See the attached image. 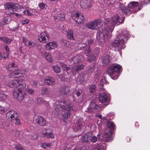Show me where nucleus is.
<instances>
[{
  "label": "nucleus",
  "instance_id": "31",
  "mask_svg": "<svg viewBox=\"0 0 150 150\" xmlns=\"http://www.w3.org/2000/svg\"><path fill=\"white\" fill-rule=\"evenodd\" d=\"M37 103L39 105L45 104L48 108H49L48 106H49V105L48 103L47 102L43 100V99L42 98H38L37 99Z\"/></svg>",
  "mask_w": 150,
  "mask_h": 150
},
{
  "label": "nucleus",
  "instance_id": "47",
  "mask_svg": "<svg viewBox=\"0 0 150 150\" xmlns=\"http://www.w3.org/2000/svg\"><path fill=\"white\" fill-rule=\"evenodd\" d=\"M11 133L14 136H17L19 135V131L17 130H12Z\"/></svg>",
  "mask_w": 150,
  "mask_h": 150
},
{
  "label": "nucleus",
  "instance_id": "24",
  "mask_svg": "<svg viewBox=\"0 0 150 150\" xmlns=\"http://www.w3.org/2000/svg\"><path fill=\"white\" fill-rule=\"evenodd\" d=\"M37 123L39 125L43 126L46 124V121L44 118L40 116H38L35 119Z\"/></svg>",
  "mask_w": 150,
  "mask_h": 150
},
{
  "label": "nucleus",
  "instance_id": "25",
  "mask_svg": "<svg viewBox=\"0 0 150 150\" xmlns=\"http://www.w3.org/2000/svg\"><path fill=\"white\" fill-rule=\"evenodd\" d=\"M45 82L46 85L51 86H53L55 84L54 79L50 77H47L45 79Z\"/></svg>",
  "mask_w": 150,
  "mask_h": 150
},
{
  "label": "nucleus",
  "instance_id": "15",
  "mask_svg": "<svg viewBox=\"0 0 150 150\" xmlns=\"http://www.w3.org/2000/svg\"><path fill=\"white\" fill-rule=\"evenodd\" d=\"M80 5L81 8L83 9L90 8L92 6L91 0H81Z\"/></svg>",
  "mask_w": 150,
  "mask_h": 150
},
{
  "label": "nucleus",
  "instance_id": "29",
  "mask_svg": "<svg viewBox=\"0 0 150 150\" xmlns=\"http://www.w3.org/2000/svg\"><path fill=\"white\" fill-rule=\"evenodd\" d=\"M41 94L42 95H46L50 96L51 95V92L50 89L47 88H44L42 89Z\"/></svg>",
  "mask_w": 150,
  "mask_h": 150
},
{
  "label": "nucleus",
  "instance_id": "5",
  "mask_svg": "<svg viewBox=\"0 0 150 150\" xmlns=\"http://www.w3.org/2000/svg\"><path fill=\"white\" fill-rule=\"evenodd\" d=\"M121 67L117 63L111 65L108 67L106 71V73L110 76L111 78L113 79H116L118 78L117 75L115 76L116 72H118L120 69Z\"/></svg>",
  "mask_w": 150,
  "mask_h": 150
},
{
  "label": "nucleus",
  "instance_id": "28",
  "mask_svg": "<svg viewBox=\"0 0 150 150\" xmlns=\"http://www.w3.org/2000/svg\"><path fill=\"white\" fill-rule=\"evenodd\" d=\"M84 66L82 64H79L72 68L71 69V71L73 72L76 73V72H77L78 71L83 69L84 68Z\"/></svg>",
  "mask_w": 150,
  "mask_h": 150
},
{
  "label": "nucleus",
  "instance_id": "56",
  "mask_svg": "<svg viewBox=\"0 0 150 150\" xmlns=\"http://www.w3.org/2000/svg\"><path fill=\"white\" fill-rule=\"evenodd\" d=\"M15 147L17 150H19L21 148L22 146L20 144H17L16 145Z\"/></svg>",
  "mask_w": 150,
  "mask_h": 150
},
{
  "label": "nucleus",
  "instance_id": "59",
  "mask_svg": "<svg viewBox=\"0 0 150 150\" xmlns=\"http://www.w3.org/2000/svg\"><path fill=\"white\" fill-rule=\"evenodd\" d=\"M94 66H92L91 67L88 69V71L89 72H92L94 70Z\"/></svg>",
  "mask_w": 150,
  "mask_h": 150
},
{
  "label": "nucleus",
  "instance_id": "43",
  "mask_svg": "<svg viewBox=\"0 0 150 150\" xmlns=\"http://www.w3.org/2000/svg\"><path fill=\"white\" fill-rule=\"evenodd\" d=\"M12 122H15V123L16 125H21L20 122V120L17 117L16 118H15V119H14V120H13V121H12Z\"/></svg>",
  "mask_w": 150,
  "mask_h": 150
},
{
  "label": "nucleus",
  "instance_id": "55",
  "mask_svg": "<svg viewBox=\"0 0 150 150\" xmlns=\"http://www.w3.org/2000/svg\"><path fill=\"white\" fill-rule=\"evenodd\" d=\"M29 22V21L28 19L24 20L22 21V23L23 25L26 24Z\"/></svg>",
  "mask_w": 150,
  "mask_h": 150
},
{
  "label": "nucleus",
  "instance_id": "35",
  "mask_svg": "<svg viewBox=\"0 0 150 150\" xmlns=\"http://www.w3.org/2000/svg\"><path fill=\"white\" fill-rule=\"evenodd\" d=\"M107 124L108 126L107 128H110L112 130L114 129L115 127L114 123L111 121H108L107 122Z\"/></svg>",
  "mask_w": 150,
  "mask_h": 150
},
{
  "label": "nucleus",
  "instance_id": "1",
  "mask_svg": "<svg viewBox=\"0 0 150 150\" xmlns=\"http://www.w3.org/2000/svg\"><path fill=\"white\" fill-rule=\"evenodd\" d=\"M124 18L120 16L119 14H117L110 21L109 19L105 20L104 22V27L102 28V31H98L97 34V38L98 42L102 43L104 41L105 38H110L112 35L111 34L114 28V25H117L123 23Z\"/></svg>",
  "mask_w": 150,
  "mask_h": 150
},
{
  "label": "nucleus",
  "instance_id": "60",
  "mask_svg": "<svg viewBox=\"0 0 150 150\" xmlns=\"http://www.w3.org/2000/svg\"><path fill=\"white\" fill-rule=\"evenodd\" d=\"M68 42L65 40H63L62 41V43L65 45H67Z\"/></svg>",
  "mask_w": 150,
  "mask_h": 150
},
{
  "label": "nucleus",
  "instance_id": "13",
  "mask_svg": "<svg viewBox=\"0 0 150 150\" xmlns=\"http://www.w3.org/2000/svg\"><path fill=\"white\" fill-rule=\"evenodd\" d=\"M84 60L83 56L80 54L77 55L74 57L71 58L69 59V61L71 64H76L83 61Z\"/></svg>",
  "mask_w": 150,
  "mask_h": 150
},
{
  "label": "nucleus",
  "instance_id": "48",
  "mask_svg": "<svg viewBox=\"0 0 150 150\" xmlns=\"http://www.w3.org/2000/svg\"><path fill=\"white\" fill-rule=\"evenodd\" d=\"M4 40H3V42H5L9 44L12 41L11 39L10 38H7L5 37L4 38Z\"/></svg>",
  "mask_w": 150,
  "mask_h": 150
},
{
  "label": "nucleus",
  "instance_id": "9",
  "mask_svg": "<svg viewBox=\"0 0 150 150\" xmlns=\"http://www.w3.org/2000/svg\"><path fill=\"white\" fill-rule=\"evenodd\" d=\"M101 22L102 21L100 19L95 20L88 23L86 24V26L87 28L91 29L97 30L99 28Z\"/></svg>",
  "mask_w": 150,
  "mask_h": 150
},
{
  "label": "nucleus",
  "instance_id": "17",
  "mask_svg": "<svg viewBox=\"0 0 150 150\" xmlns=\"http://www.w3.org/2000/svg\"><path fill=\"white\" fill-rule=\"evenodd\" d=\"M18 115L16 112L14 110H10L6 114V118L9 121H13Z\"/></svg>",
  "mask_w": 150,
  "mask_h": 150
},
{
  "label": "nucleus",
  "instance_id": "4",
  "mask_svg": "<svg viewBox=\"0 0 150 150\" xmlns=\"http://www.w3.org/2000/svg\"><path fill=\"white\" fill-rule=\"evenodd\" d=\"M141 5L137 2L132 1L130 3L128 8L123 7L121 11L125 14H129L131 13L136 12L141 10Z\"/></svg>",
  "mask_w": 150,
  "mask_h": 150
},
{
  "label": "nucleus",
  "instance_id": "3",
  "mask_svg": "<svg viewBox=\"0 0 150 150\" xmlns=\"http://www.w3.org/2000/svg\"><path fill=\"white\" fill-rule=\"evenodd\" d=\"M71 109V106L69 105L66 104V102L63 101L56 104L55 108V113L57 115L61 114L62 112V111L64 112V113L63 114V116L64 118L67 119L69 117L70 112Z\"/></svg>",
  "mask_w": 150,
  "mask_h": 150
},
{
  "label": "nucleus",
  "instance_id": "53",
  "mask_svg": "<svg viewBox=\"0 0 150 150\" xmlns=\"http://www.w3.org/2000/svg\"><path fill=\"white\" fill-rule=\"evenodd\" d=\"M82 77V78L80 80L81 81H83L84 79H86V77H87V75H85L84 76H83V75H80L79 76L78 78L79 79H80V77Z\"/></svg>",
  "mask_w": 150,
  "mask_h": 150
},
{
  "label": "nucleus",
  "instance_id": "41",
  "mask_svg": "<svg viewBox=\"0 0 150 150\" xmlns=\"http://www.w3.org/2000/svg\"><path fill=\"white\" fill-rule=\"evenodd\" d=\"M5 50L6 51V55H4L3 58L6 59L8 57L9 51V48L7 46H5Z\"/></svg>",
  "mask_w": 150,
  "mask_h": 150
},
{
  "label": "nucleus",
  "instance_id": "45",
  "mask_svg": "<svg viewBox=\"0 0 150 150\" xmlns=\"http://www.w3.org/2000/svg\"><path fill=\"white\" fill-rule=\"evenodd\" d=\"M26 91L27 92L30 94H33L35 92V91L32 89L30 88H28L26 89Z\"/></svg>",
  "mask_w": 150,
  "mask_h": 150
},
{
  "label": "nucleus",
  "instance_id": "44",
  "mask_svg": "<svg viewBox=\"0 0 150 150\" xmlns=\"http://www.w3.org/2000/svg\"><path fill=\"white\" fill-rule=\"evenodd\" d=\"M62 67L64 71H67L70 69V68L66 64H62Z\"/></svg>",
  "mask_w": 150,
  "mask_h": 150
},
{
  "label": "nucleus",
  "instance_id": "11",
  "mask_svg": "<svg viewBox=\"0 0 150 150\" xmlns=\"http://www.w3.org/2000/svg\"><path fill=\"white\" fill-rule=\"evenodd\" d=\"M112 134V130L107 128L104 131V134L102 136L101 139L104 142H108L110 140V137Z\"/></svg>",
  "mask_w": 150,
  "mask_h": 150
},
{
  "label": "nucleus",
  "instance_id": "7",
  "mask_svg": "<svg viewBox=\"0 0 150 150\" xmlns=\"http://www.w3.org/2000/svg\"><path fill=\"white\" fill-rule=\"evenodd\" d=\"M8 85L12 88L19 87L20 88H24L26 86V84L23 83L21 80L18 79L11 80L9 81Z\"/></svg>",
  "mask_w": 150,
  "mask_h": 150
},
{
  "label": "nucleus",
  "instance_id": "52",
  "mask_svg": "<svg viewBox=\"0 0 150 150\" xmlns=\"http://www.w3.org/2000/svg\"><path fill=\"white\" fill-rule=\"evenodd\" d=\"M39 6L41 9L43 10L45 8V5L43 3H40L39 4Z\"/></svg>",
  "mask_w": 150,
  "mask_h": 150
},
{
  "label": "nucleus",
  "instance_id": "34",
  "mask_svg": "<svg viewBox=\"0 0 150 150\" xmlns=\"http://www.w3.org/2000/svg\"><path fill=\"white\" fill-rule=\"evenodd\" d=\"M7 98V96L2 91H0V101H4Z\"/></svg>",
  "mask_w": 150,
  "mask_h": 150
},
{
  "label": "nucleus",
  "instance_id": "57",
  "mask_svg": "<svg viewBox=\"0 0 150 150\" xmlns=\"http://www.w3.org/2000/svg\"><path fill=\"white\" fill-rule=\"evenodd\" d=\"M18 25L16 27H15L13 28H11V30L13 31H14L18 30Z\"/></svg>",
  "mask_w": 150,
  "mask_h": 150
},
{
  "label": "nucleus",
  "instance_id": "14",
  "mask_svg": "<svg viewBox=\"0 0 150 150\" xmlns=\"http://www.w3.org/2000/svg\"><path fill=\"white\" fill-rule=\"evenodd\" d=\"M49 35L46 31L42 32L38 36V40L40 42L46 43L49 40Z\"/></svg>",
  "mask_w": 150,
  "mask_h": 150
},
{
  "label": "nucleus",
  "instance_id": "27",
  "mask_svg": "<svg viewBox=\"0 0 150 150\" xmlns=\"http://www.w3.org/2000/svg\"><path fill=\"white\" fill-rule=\"evenodd\" d=\"M57 44L54 42L48 43L45 46L46 48L48 50L53 49L55 47H56Z\"/></svg>",
  "mask_w": 150,
  "mask_h": 150
},
{
  "label": "nucleus",
  "instance_id": "2",
  "mask_svg": "<svg viewBox=\"0 0 150 150\" xmlns=\"http://www.w3.org/2000/svg\"><path fill=\"white\" fill-rule=\"evenodd\" d=\"M129 33L126 30L122 31L116 39L110 43V46L115 51H120L122 48L125 41L129 37Z\"/></svg>",
  "mask_w": 150,
  "mask_h": 150
},
{
  "label": "nucleus",
  "instance_id": "18",
  "mask_svg": "<svg viewBox=\"0 0 150 150\" xmlns=\"http://www.w3.org/2000/svg\"><path fill=\"white\" fill-rule=\"evenodd\" d=\"M110 98V95L106 93H102L100 94L98 98V100L101 103H105Z\"/></svg>",
  "mask_w": 150,
  "mask_h": 150
},
{
  "label": "nucleus",
  "instance_id": "22",
  "mask_svg": "<svg viewBox=\"0 0 150 150\" xmlns=\"http://www.w3.org/2000/svg\"><path fill=\"white\" fill-rule=\"evenodd\" d=\"M76 123L77 126H76V127L73 128L74 130L76 132L81 129L83 123V119L81 118H79L78 120Z\"/></svg>",
  "mask_w": 150,
  "mask_h": 150
},
{
  "label": "nucleus",
  "instance_id": "20",
  "mask_svg": "<svg viewBox=\"0 0 150 150\" xmlns=\"http://www.w3.org/2000/svg\"><path fill=\"white\" fill-rule=\"evenodd\" d=\"M6 6L9 7L10 8H11V7H13V10L14 11H19L21 10V9L23 8V7L22 6L19 5L17 3H7Z\"/></svg>",
  "mask_w": 150,
  "mask_h": 150
},
{
  "label": "nucleus",
  "instance_id": "23",
  "mask_svg": "<svg viewBox=\"0 0 150 150\" xmlns=\"http://www.w3.org/2000/svg\"><path fill=\"white\" fill-rule=\"evenodd\" d=\"M102 61L103 65L108 64L110 62V56L108 54H104L102 57Z\"/></svg>",
  "mask_w": 150,
  "mask_h": 150
},
{
  "label": "nucleus",
  "instance_id": "51",
  "mask_svg": "<svg viewBox=\"0 0 150 150\" xmlns=\"http://www.w3.org/2000/svg\"><path fill=\"white\" fill-rule=\"evenodd\" d=\"M23 43H24V44L25 45L28 46V41H27V39L25 37H23Z\"/></svg>",
  "mask_w": 150,
  "mask_h": 150
},
{
  "label": "nucleus",
  "instance_id": "16",
  "mask_svg": "<svg viewBox=\"0 0 150 150\" xmlns=\"http://www.w3.org/2000/svg\"><path fill=\"white\" fill-rule=\"evenodd\" d=\"M6 5H7V4H5L4 5V7L6 10V13L7 15L13 17L16 16L19 17L21 16V14L14 12L15 11H14L13 9V7H11V8H10L9 7H7L6 6Z\"/></svg>",
  "mask_w": 150,
  "mask_h": 150
},
{
  "label": "nucleus",
  "instance_id": "49",
  "mask_svg": "<svg viewBox=\"0 0 150 150\" xmlns=\"http://www.w3.org/2000/svg\"><path fill=\"white\" fill-rule=\"evenodd\" d=\"M50 144L48 143H44L42 144L41 145V146L42 148L46 149L47 147L50 146Z\"/></svg>",
  "mask_w": 150,
  "mask_h": 150
},
{
  "label": "nucleus",
  "instance_id": "46",
  "mask_svg": "<svg viewBox=\"0 0 150 150\" xmlns=\"http://www.w3.org/2000/svg\"><path fill=\"white\" fill-rule=\"evenodd\" d=\"M96 86L94 85L91 86L89 88V92L90 93H93L95 90Z\"/></svg>",
  "mask_w": 150,
  "mask_h": 150
},
{
  "label": "nucleus",
  "instance_id": "39",
  "mask_svg": "<svg viewBox=\"0 0 150 150\" xmlns=\"http://www.w3.org/2000/svg\"><path fill=\"white\" fill-rule=\"evenodd\" d=\"M45 55L46 59L48 62H52V58L50 54H49L48 53H46L45 54Z\"/></svg>",
  "mask_w": 150,
  "mask_h": 150
},
{
  "label": "nucleus",
  "instance_id": "8",
  "mask_svg": "<svg viewBox=\"0 0 150 150\" xmlns=\"http://www.w3.org/2000/svg\"><path fill=\"white\" fill-rule=\"evenodd\" d=\"M26 95L25 91L21 89L15 90L13 93V96L14 98L19 101H22Z\"/></svg>",
  "mask_w": 150,
  "mask_h": 150
},
{
  "label": "nucleus",
  "instance_id": "6",
  "mask_svg": "<svg viewBox=\"0 0 150 150\" xmlns=\"http://www.w3.org/2000/svg\"><path fill=\"white\" fill-rule=\"evenodd\" d=\"M97 138L96 136H93L90 132L86 133L81 138V140L83 142L88 143L91 142H96L97 140Z\"/></svg>",
  "mask_w": 150,
  "mask_h": 150
},
{
  "label": "nucleus",
  "instance_id": "10",
  "mask_svg": "<svg viewBox=\"0 0 150 150\" xmlns=\"http://www.w3.org/2000/svg\"><path fill=\"white\" fill-rule=\"evenodd\" d=\"M71 16L72 19L77 23H81L84 21V18L83 15L79 14L78 13H72Z\"/></svg>",
  "mask_w": 150,
  "mask_h": 150
},
{
  "label": "nucleus",
  "instance_id": "38",
  "mask_svg": "<svg viewBox=\"0 0 150 150\" xmlns=\"http://www.w3.org/2000/svg\"><path fill=\"white\" fill-rule=\"evenodd\" d=\"M65 15L64 13H59L57 15V18L61 21H63L64 19Z\"/></svg>",
  "mask_w": 150,
  "mask_h": 150
},
{
  "label": "nucleus",
  "instance_id": "21",
  "mask_svg": "<svg viewBox=\"0 0 150 150\" xmlns=\"http://www.w3.org/2000/svg\"><path fill=\"white\" fill-rule=\"evenodd\" d=\"M82 44H80L78 46L79 49L82 50L83 48L84 49V53L86 55L88 56L90 54V53L91 52V49L90 47L88 46H81V45Z\"/></svg>",
  "mask_w": 150,
  "mask_h": 150
},
{
  "label": "nucleus",
  "instance_id": "62",
  "mask_svg": "<svg viewBox=\"0 0 150 150\" xmlns=\"http://www.w3.org/2000/svg\"><path fill=\"white\" fill-rule=\"evenodd\" d=\"M92 150H100L99 147H97L94 148Z\"/></svg>",
  "mask_w": 150,
  "mask_h": 150
},
{
  "label": "nucleus",
  "instance_id": "32",
  "mask_svg": "<svg viewBox=\"0 0 150 150\" xmlns=\"http://www.w3.org/2000/svg\"><path fill=\"white\" fill-rule=\"evenodd\" d=\"M67 36L68 38L70 40H74V39L73 33L71 30H68L67 31Z\"/></svg>",
  "mask_w": 150,
  "mask_h": 150
},
{
  "label": "nucleus",
  "instance_id": "37",
  "mask_svg": "<svg viewBox=\"0 0 150 150\" xmlns=\"http://www.w3.org/2000/svg\"><path fill=\"white\" fill-rule=\"evenodd\" d=\"M96 57L92 54H90L87 56V59L88 61L91 62L94 61L96 59Z\"/></svg>",
  "mask_w": 150,
  "mask_h": 150
},
{
  "label": "nucleus",
  "instance_id": "50",
  "mask_svg": "<svg viewBox=\"0 0 150 150\" xmlns=\"http://www.w3.org/2000/svg\"><path fill=\"white\" fill-rule=\"evenodd\" d=\"M23 13L26 15L30 16H31L33 14L32 13L30 12L29 11L27 10H25L24 11Z\"/></svg>",
  "mask_w": 150,
  "mask_h": 150
},
{
  "label": "nucleus",
  "instance_id": "26",
  "mask_svg": "<svg viewBox=\"0 0 150 150\" xmlns=\"http://www.w3.org/2000/svg\"><path fill=\"white\" fill-rule=\"evenodd\" d=\"M17 69V65L14 63L13 62L8 65L7 69L9 71H16Z\"/></svg>",
  "mask_w": 150,
  "mask_h": 150
},
{
  "label": "nucleus",
  "instance_id": "36",
  "mask_svg": "<svg viewBox=\"0 0 150 150\" xmlns=\"http://www.w3.org/2000/svg\"><path fill=\"white\" fill-rule=\"evenodd\" d=\"M11 21V18L9 16L5 17L4 19L2 24L3 25H5L7 24L8 23Z\"/></svg>",
  "mask_w": 150,
  "mask_h": 150
},
{
  "label": "nucleus",
  "instance_id": "63",
  "mask_svg": "<svg viewBox=\"0 0 150 150\" xmlns=\"http://www.w3.org/2000/svg\"><path fill=\"white\" fill-rule=\"evenodd\" d=\"M73 150H82L80 148H75Z\"/></svg>",
  "mask_w": 150,
  "mask_h": 150
},
{
  "label": "nucleus",
  "instance_id": "40",
  "mask_svg": "<svg viewBox=\"0 0 150 150\" xmlns=\"http://www.w3.org/2000/svg\"><path fill=\"white\" fill-rule=\"evenodd\" d=\"M52 68L54 71L57 73H59L60 71V70L59 67L56 65H55L52 67Z\"/></svg>",
  "mask_w": 150,
  "mask_h": 150
},
{
  "label": "nucleus",
  "instance_id": "33",
  "mask_svg": "<svg viewBox=\"0 0 150 150\" xmlns=\"http://www.w3.org/2000/svg\"><path fill=\"white\" fill-rule=\"evenodd\" d=\"M42 136L43 137L52 138L54 137V134L51 132H47L45 133H43Z\"/></svg>",
  "mask_w": 150,
  "mask_h": 150
},
{
  "label": "nucleus",
  "instance_id": "64",
  "mask_svg": "<svg viewBox=\"0 0 150 150\" xmlns=\"http://www.w3.org/2000/svg\"><path fill=\"white\" fill-rule=\"evenodd\" d=\"M77 96H79L81 95V93L79 91H77L76 93Z\"/></svg>",
  "mask_w": 150,
  "mask_h": 150
},
{
  "label": "nucleus",
  "instance_id": "54",
  "mask_svg": "<svg viewBox=\"0 0 150 150\" xmlns=\"http://www.w3.org/2000/svg\"><path fill=\"white\" fill-rule=\"evenodd\" d=\"M31 84L33 86L35 87L37 85V82L35 80L32 81L31 82Z\"/></svg>",
  "mask_w": 150,
  "mask_h": 150
},
{
  "label": "nucleus",
  "instance_id": "19",
  "mask_svg": "<svg viewBox=\"0 0 150 150\" xmlns=\"http://www.w3.org/2000/svg\"><path fill=\"white\" fill-rule=\"evenodd\" d=\"M99 108V106L96 103H91L90 104L89 107L87 108V109L85 111L88 112H95L96 110H98Z\"/></svg>",
  "mask_w": 150,
  "mask_h": 150
},
{
  "label": "nucleus",
  "instance_id": "61",
  "mask_svg": "<svg viewBox=\"0 0 150 150\" xmlns=\"http://www.w3.org/2000/svg\"><path fill=\"white\" fill-rule=\"evenodd\" d=\"M88 43L89 44H90L92 43V42H93V40H89L88 41Z\"/></svg>",
  "mask_w": 150,
  "mask_h": 150
},
{
  "label": "nucleus",
  "instance_id": "12",
  "mask_svg": "<svg viewBox=\"0 0 150 150\" xmlns=\"http://www.w3.org/2000/svg\"><path fill=\"white\" fill-rule=\"evenodd\" d=\"M11 71L12 72L10 73L8 75L10 78H14L18 77H22L25 75V71L23 70H17Z\"/></svg>",
  "mask_w": 150,
  "mask_h": 150
},
{
  "label": "nucleus",
  "instance_id": "42",
  "mask_svg": "<svg viewBox=\"0 0 150 150\" xmlns=\"http://www.w3.org/2000/svg\"><path fill=\"white\" fill-rule=\"evenodd\" d=\"M28 46L30 48H32L35 45V43L31 41H28Z\"/></svg>",
  "mask_w": 150,
  "mask_h": 150
},
{
  "label": "nucleus",
  "instance_id": "30",
  "mask_svg": "<svg viewBox=\"0 0 150 150\" xmlns=\"http://www.w3.org/2000/svg\"><path fill=\"white\" fill-rule=\"evenodd\" d=\"M69 88L67 86H63L61 88L60 92L62 95H66L69 92Z\"/></svg>",
  "mask_w": 150,
  "mask_h": 150
},
{
  "label": "nucleus",
  "instance_id": "58",
  "mask_svg": "<svg viewBox=\"0 0 150 150\" xmlns=\"http://www.w3.org/2000/svg\"><path fill=\"white\" fill-rule=\"evenodd\" d=\"M5 111V109L3 107L0 106V113H2Z\"/></svg>",
  "mask_w": 150,
  "mask_h": 150
}]
</instances>
